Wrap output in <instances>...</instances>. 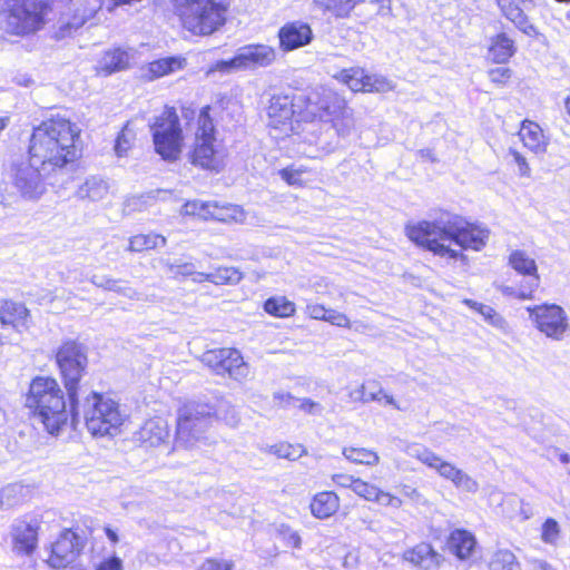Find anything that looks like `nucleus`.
<instances>
[{
    "mask_svg": "<svg viewBox=\"0 0 570 570\" xmlns=\"http://www.w3.org/2000/svg\"><path fill=\"white\" fill-rule=\"evenodd\" d=\"M80 137L79 126L61 114L50 115L32 127L26 161L11 165L12 184L23 198H39L46 193V178L77 166Z\"/></svg>",
    "mask_w": 570,
    "mask_h": 570,
    "instance_id": "obj_1",
    "label": "nucleus"
},
{
    "mask_svg": "<svg viewBox=\"0 0 570 570\" xmlns=\"http://www.w3.org/2000/svg\"><path fill=\"white\" fill-rule=\"evenodd\" d=\"M173 13L183 32L190 37H210L228 23L230 0H171Z\"/></svg>",
    "mask_w": 570,
    "mask_h": 570,
    "instance_id": "obj_2",
    "label": "nucleus"
},
{
    "mask_svg": "<svg viewBox=\"0 0 570 570\" xmlns=\"http://www.w3.org/2000/svg\"><path fill=\"white\" fill-rule=\"evenodd\" d=\"M26 406L52 435L60 433L70 416L62 390L58 382L49 376H37L31 381Z\"/></svg>",
    "mask_w": 570,
    "mask_h": 570,
    "instance_id": "obj_3",
    "label": "nucleus"
},
{
    "mask_svg": "<svg viewBox=\"0 0 570 570\" xmlns=\"http://www.w3.org/2000/svg\"><path fill=\"white\" fill-rule=\"evenodd\" d=\"M79 406L80 414L77 420H73L70 411L71 423L76 425L82 417L88 432L95 438H112L119 434L127 417L116 401L97 392H91L82 402L79 400Z\"/></svg>",
    "mask_w": 570,
    "mask_h": 570,
    "instance_id": "obj_4",
    "label": "nucleus"
},
{
    "mask_svg": "<svg viewBox=\"0 0 570 570\" xmlns=\"http://www.w3.org/2000/svg\"><path fill=\"white\" fill-rule=\"evenodd\" d=\"M56 361L68 394L73 420H77L80 414L79 383L88 366L87 350L82 344L68 340L57 350Z\"/></svg>",
    "mask_w": 570,
    "mask_h": 570,
    "instance_id": "obj_5",
    "label": "nucleus"
},
{
    "mask_svg": "<svg viewBox=\"0 0 570 570\" xmlns=\"http://www.w3.org/2000/svg\"><path fill=\"white\" fill-rule=\"evenodd\" d=\"M154 149L163 160L176 161L185 142L184 130L177 109L174 106H165L149 126Z\"/></svg>",
    "mask_w": 570,
    "mask_h": 570,
    "instance_id": "obj_6",
    "label": "nucleus"
},
{
    "mask_svg": "<svg viewBox=\"0 0 570 570\" xmlns=\"http://www.w3.org/2000/svg\"><path fill=\"white\" fill-rule=\"evenodd\" d=\"M214 421L209 403L189 402L178 411L176 428V446L194 448L206 440V432Z\"/></svg>",
    "mask_w": 570,
    "mask_h": 570,
    "instance_id": "obj_7",
    "label": "nucleus"
},
{
    "mask_svg": "<svg viewBox=\"0 0 570 570\" xmlns=\"http://www.w3.org/2000/svg\"><path fill=\"white\" fill-rule=\"evenodd\" d=\"M268 126L285 134L295 132L299 126L294 95H274L267 107Z\"/></svg>",
    "mask_w": 570,
    "mask_h": 570,
    "instance_id": "obj_8",
    "label": "nucleus"
},
{
    "mask_svg": "<svg viewBox=\"0 0 570 570\" xmlns=\"http://www.w3.org/2000/svg\"><path fill=\"white\" fill-rule=\"evenodd\" d=\"M537 328L553 340H561L568 328L566 312L558 305H539L528 308Z\"/></svg>",
    "mask_w": 570,
    "mask_h": 570,
    "instance_id": "obj_9",
    "label": "nucleus"
},
{
    "mask_svg": "<svg viewBox=\"0 0 570 570\" xmlns=\"http://www.w3.org/2000/svg\"><path fill=\"white\" fill-rule=\"evenodd\" d=\"M276 60V50L267 45H248L233 58L219 63L224 70L245 69L250 67H267Z\"/></svg>",
    "mask_w": 570,
    "mask_h": 570,
    "instance_id": "obj_10",
    "label": "nucleus"
},
{
    "mask_svg": "<svg viewBox=\"0 0 570 570\" xmlns=\"http://www.w3.org/2000/svg\"><path fill=\"white\" fill-rule=\"evenodd\" d=\"M446 240H452L463 249H479L485 245L488 232L479 225L461 217H454L446 224Z\"/></svg>",
    "mask_w": 570,
    "mask_h": 570,
    "instance_id": "obj_11",
    "label": "nucleus"
},
{
    "mask_svg": "<svg viewBox=\"0 0 570 570\" xmlns=\"http://www.w3.org/2000/svg\"><path fill=\"white\" fill-rule=\"evenodd\" d=\"M188 158L196 167L218 173L224 167L225 154L216 145V138H194Z\"/></svg>",
    "mask_w": 570,
    "mask_h": 570,
    "instance_id": "obj_12",
    "label": "nucleus"
},
{
    "mask_svg": "<svg viewBox=\"0 0 570 570\" xmlns=\"http://www.w3.org/2000/svg\"><path fill=\"white\" fill-rule=\"evenodd\" d=\"M406 236L424 249H449L443 245L446 240V226L436 222H417L405 227Z\"/></svg>",
    "mask_w": 570,
    "mask_h": 570,
    "instance_id": "obj_13",
    "label": "nucleus"
},
{
    "mask_svg": "<svg viewBox=\"0 0 570 570\" xmlns=\"http://www.w3.org/2000/svg\"><path fill=\"white\" fill-rule=\"evenodd\" d=\"M321 121L330 122L337 130L346 128L351 118L347 100L337 91L321 89Z\"/></svg>",
    "mask_w": 570,
    "mask_h": 570,
    "instance_id": "obj_14",
    "label": "nucleus"
},
{
    "mask_svg": "<svg viewBox=\"0 0 570 570\" xmlns=\"http://www.w3.org/2000/svg\"><path fill=\"white\" fill-rule=\"evenodd\" d=\"M40 520L26 517L16 520L11 525L12 551L18 556H30L37 548Z\"/></svg>",
    "mask_w": 570,
    "mask_h": 570,
    "instance_id": "obj_15",
    "label": "nucleus"
},
{
    "mask_svg": "<svg viewBox=\"0 0 570 570\" xmlns=\"http://www.w3.org/2000/svg\"><path fill=\"white\" fill-rule=\"evenodd\" d=\"M278 47L283 52H291L308 46L314 39L311 24L302 20L285 22L277 31Z\"/></svg>",
    "mask_w": 570,
    "mask_h": 570,
    "instance_id": "obj_16",
    "label": "nucleus"
},
{
    "mask_svg": "<svg viewBox=\"0 0 570 570\" xmlns=\"http://www.w3.org/2000/svg\"><path fill=\"white\" fill-rule=\"evenodd\" d=\"M83 547L82 541L71 530H65L52 544L49 563L53 568H66L79 556Z\"/></svg>",
    "mask_w": 570,
    "mask_h": 570,
    "instance_id": "obj_17",
    "label": "nucleus"
},
{
    "mask_svg": "<svg viewBox=\"0 0 570 570\" xmlns=\"http://www.w3.org/2000/svg\"><path fill=\"white\" fill-rule=\"evenodd\" d=\"M509 264L517 273L528 277L527 285L520 289L519 297L530 298L540 282L534 258L530 257L527 252H512Z\"/></svg>",
    "mask_w": 570,
    "mask_h": 570,
    "instance_id": "obj_18",
    "label": "nucleus"
},
{
    "mask_svg": "<svg viewBox=\"0 0 570 570\" xmlns=\"http://www.w3.org/2000/svg\"><path fill=\"white\" fill-rule=\"evenodd\" d=\"M130 49L122 47H112L105 50L96 67V73L102 77L110 76L115 72L126 70L131 63Z\"/></svg>",
    "mask_w": 570,
    "mask_h": 570,
    "instance_id": "obj_19",
    "label": "nucleus"
},
{
    "mask_svg": "<svg viewBox=\"0 0 570 570\" xmlns=\"http://www.w3.org/2000/svg\"><path fill=\"white\" fill-rule=\"evenodd\" d=\"M169 428L163 417L147 420L135 433V440L146 448H156L169 439Z\"/></svg>",
    "mask_w": 570,
    "mask_h": 570,
    "instance_id": "obj_20",
    "label": "nucleus"
},
{
    "mask_svg": "<svg viewBox=\"0 0 570 570\" xmlns=\"http://www.w3.org/2000/svg\"><path fill=\"white\" fill-rule=\"evenodd\" d=\"M501 14L512 22L515 28L531 38H539V29L530 21L521 7L514 0H495Z\"/></svg>",
    "mask_w": 570,
    "mask_h": 570,
    "instance_id": "obj_21",
    "label": "nucleus"
},
{
    "mask_svg": "<svg viewBox=\"0 0 570 570\" xmlns=\"http://www.w3.org/2000/svg\"><path fill=\"white\" fill-rule=\"evenodd\" d=\"M294 101L299 125L321 121V90L294 94Z\"/></svg>",
    "mask_w": 570,
    "mask_h": 570,
    "instance_id": "obj_22",
    "label": "nucleus"
},
{
    "mask_svg": "<svg viewBox=\"0 0 570 570\" xmlns=\"http://www.w3.org/2000/svg\"><path fill=\"white\" fill-rule=\"evenodd\" d=\"M518 136L523 147L533 154H544L549 146V137L541 126L530 119L521 121Z\"/></svg>",
    "mask_w": 570,
    "mask_h": 570,
    "instance_id": "obj_23",
    "label": "nucleus"
},
{
    "mask_svg": "<svg viewBox=\"0 0 570 570\" xmlns=\"http://www.w3.org/2000/svg\"><path fill=\"white\" fill-rule=\"evenodd\" d=\"M517 50L515 41L507 32L501 31L490 38L488 55L492 63H508Z\"/></svg>",
    "mask_w": 570,
    "mask_h": 570,
    "instance_id": "obj_24",
    "label": "nucleus"
},
{
    "mask_svg": "<svg viewBox=\"0 0 570 570\" xmlns=\"http://www.w3.org/2000/svg\"><path fill=\"white\" fill-rule=\"evenodd\" d=\"M202 216L223 223L242 222L245 218L244 209L238 205L204 203L200 205Z\"/></svg>",
    "mask_w": 570,
    "mask_h": 570,
    "instance_id": "obj_25",
    "label": "nucleus"
},
{
    "mask_svg": "<svg viewBox=\"0 0 570 570\" xmlns=\"http://www.w3.org/2000/svg\"><path fill=\"white\" fill-rule=\"evenodd\" d=\"M403 558L414 567L423 570L435 569L442 561V556L431 544L425 542H421L414 548L406 550Z\"/></svg>",
    "mask_w": 570,
    "mask_h": 570,
    "instance_id": "obj_26",
    "label": "nucleus"
},
{
    "mask_svg": "<svg viewBox=\"0 0 570 570\" xmlns=\"http://www.w3.org/2000/svg\"><path fill=\"white\" fill-rule=\"evenodd\" d=\"M222 107L217 104L203 106L196 116L194 138H216V121Z\"/></svg>",
    "mask_w": 570,
    "mask_h": 570,
    "instance_id": "obj_27",
    "label": "nucleus"
},
{
    "mask_svg": "<svg viewBox=\"0 0 570 570\" xmlns=\"http://www.w3.org/2000/svg\"><path fill=\"white\" fill-rule=\"evenodd\" d=\"M187 60L183 56H170L148 62L146 70L149 79H158L175 71L183 70Z\"/></svg>",
    "mask_w": 570,
    "mask_h": 570,
    "instance_id": "obj_28",
    "label": "nucleus"
},
{
    "mask_svg": "<svg viewBox=\"0 0 570 570\" xmlns=\"http://www.w3.org/2000/svg\"><path fill=\"white\" fill-rule=\"evenodd\" d=\"M475 544V538L466 530L456 529L450 533L448 539L449 550L460 560L469 559Z\"/></svg>",
    "mask_w": 570,
    "mask_h": 570,
    "instance_id": "obj_29",
    "label": "nucleus"
},
{
    "mask_svg": "<svg viewBox=\"0 0 570 570\" xmlns=\"http://www.w3.org/2000/svg\"><path fill=\"white\" fill-rule=\"evenodd\" d=\"M226 352L224 361H222V375L228 376L235 381H242L249 374V366L236 348H224Z\"/></svg>",
    "mask_w": 570,
    "mask_h": 570,
    "instance_id": "obj_30",
    "label": "nucleus"
},
{
    "mask_svg": "<svg viewBox=\"0 0 570 570\" xmlns=\"http://www.w3.org/2000/svg\"><path fill=\"white\" fill-rule=\"evenodd\" d=\"M29 311L24 305L12 301L0 302V321L2 324L12 325L14 328L24 327Z\"/></svg>",
    "mask_w": 570,
    "mask_h": 570,
    "instance_id": "obj_31",
    "label": "nucleus"
},
{
    "mask_svg": "<svg viewBox=\"0 0 570 570\" xmlns=\"http://www.w3.org/2000/svg\"><path fill=\"white\" fill-rule=\"evenodd\" d=\"M314 4L325 13H330L336 19H346L351 17L355 7L367 0H313Z\"/></svg>",
    "mask_w": 570,
    "mask_h": 570,
    "instance_id": "obj_32",
    "label": "nucleus"
},
{
    "mask_svg": "<svg viewBox=\"0 0 570 570\" xmlns=\"http://www.w3.org/2000/svg\"><path fill=\"white\" fill-rule=\"evenodd\" d=\"M340 508L338 497L332 491L317 493L312 503V514L318 519H326L333 515Z\"/></svg>",
    "mask_w": 570,
    "mask_h": 570,
    "instance_id": "obj_33",
    "label": "nucleus"
},
{
    "mask_svg": "<svg viewBox=\"0 0 570 570\" xmlns=\"http://www.w3.org/2000/svg\"><path fill=\"white\" fill-rule=\"evenodd\" d=\"M214 412V420H222L229 426H237L240 416L235 406L224 397L216 399L214 404H210Z\"/></svg>",
    "mask_w": 570,
    "mask_h": 570,
    "instance_id": "obj_34",
    "label": "nucleus"
},
{
    "mask_svg": "<svg viewBox=\"0 0 570 570\" xmlns=\"http://www.w3.org/2000/svg\"><path fill=\"white\" fill-rule=\"evenodd\" d=\"M360 92H386L392 89L391 81L379 75H372L361 68Z\"/></svg>",
    "mask_w": 570,
    "mask_h": 570,
    "instance_id": "obj_35",
    "label": "nucleus"
},
{
    "mask_svg": "<svg viewBox=\"0 0 570 570\" xmlns=\"http://www.w3.org/2000/svg\"><path fill=\"white\" fill-rule=\"evenodd\" d=\"M344 458L352 463L373 466L380 462V456L376 452L365 448H344L342 451Z\"/></svg>",
    "mask_w": 570,
    "mask_h": 570,
    "instance_id": "obj_36",
    "label": "nucleus"
},
{
    "mask_svg": "<svg viewBox=\"0 0 570 570\" xmlns=\"http://www.w3.org/2000/svg\"><path fill=\"white\" fill-rule=\"evenodd\" d=\"M137 142V130L127 121L115 141V151L119 157L125 156Z\"/></svg>",
    "mask_w": 570,
    "mask_h": 570,
    "instance_id": "obj_37",
    "label": "nucleus"
},
{
    "mask_svg": "<svg viewBox=\"0 0 570 570\" xmlns=\"http://www.w3.org/2000/svg\"><path fill=\"white\" fill-rule=\"evenodd\" d=\"M264 309L276 317H288L295 313V304L284 296H275L265 301Z\"/></svg>",
    "mask_w": 570,
    "mask_h": 570,
    "instance_id": "obj_38",
    "label": "nucleus"
},
{
    "mask_svg": "<svg viewBox=\"0 0 570 570\" xmlns=\"http://www.w3.org/2000/svg\"><path fill=\"white\" fill-rule=\"evenodd\" d=\"M166 245V238L157 233L138 234L131 237L128 249H158Z\"/></svg>",
    "mask_w": 570,
    "mask_h": 570,
    "instance_id": "obj_39",
    "label": "nucleus"
},
{
    "mask_svg": "<svg viewBox=\"0 0 570 570\" xmlns=\"http://www.w3.org/2000/svg\"><path fill=\"white\" fill-rule=\"evenodd\" d=\"M490 570H520V564L515 556L508 549H500L495 551L490 561Z\"/></svg>",
    "mask_w": 570,
    "mask_h": 570,
    "instance_id": "obj_40",
    "label": "nucleus"
},
{
    "mask_svg": "<svg viewBox=\"0 0 570 570\" xmlns=\"http://www.w3.org/2000/svg\"><path fill=\"white\" fill-rule=\"evenodd\" d=\"M240 278V273L234 268H218L215 273H198L196 279H198V282L206 279L215 284H233L239 282Z\"/></svg>",
    "mask_w": 570,
    "mask_h": 570,
    "instance_id": "obj_41",
    "label": "nucleus"
},
{
    "mask_svg": "<svg viewBox=\"0 0 570 570\" xmlns=\"http://www.w3.org/2000/svg\"><path fill=\"white\" fill-rule=\"evenodd\" d=\"M26 488L21 484H9L0 492V505L10 508L18 504L23 499Z\"/></svg>",
    "mask_w": 570,
    "mask_h": 570,
    "instance_id": "obj_42",
    "label": "nucleus"
},
{
    "mask_svg": "<svg viewBox=\"0 0 570 570\" xmlns=\"http://www.w3.org/2000/svg\"><path fill=\"white\" fill-rule=\"evenodd\" d=\"M308 168H295L293 165L278 170L279 177L288 185L296 188H304L306 181L303 179V174L307 173Z\"/></svg>",
    "mask_w": 570,
    "mask_h": 570,
    "instance_id": "obj_43",
    "label": "nucleus"
},
{
    "mask_svg": "<svg viewBox=\"0 0 570 570\" xmlns=\"http://www.w3.org/2000/svg\"><path fill=\"white\" fill-rule=\"evenodd\" d=\"M360 67H350L341 69L336 75L335 79L341 83L348 87L353 92H360Z\"/></svg>",
    "mask_w": 570,
    "mask_h": 570,
    "instance_id": "obj_44",
    "label": "nucleus"
},
{
    "mask_svg": "<svg viewBox=\"0 0 570 570\" xmlns=\"http://www.w3.org/2000/svg\"><path fill=\"white\" fill-rule=\"evenodd\" d=\"M449 481H451L456 489L469 493H475L479 490V483L459 468L455 470Z\"/></svg>",
    "mask_w": 570,
    "mask_h": 570,
    "instance_id": "obj_45",
    "label": "nucleus"
},
{
    "mask_svg": "<svg viewBox=\"0 0 570 570\" xmlns=\"http://www.w3.org/2000/svg\"><path fill=\"white\" fill-rule=\"evenodd\" d=\"M513 70L509 67H495L488 70V77L492 85L499 88L507 87L513 79Z\"/></svg>",
    "mask_w": 570,
    "mask_h": 570,
    "instance_id": "obj_46",
    "label": "nucleus"
},
{
    "mask_svg": "<svg viewBox=\"0 0 570 570\" xmlns=\"http://www.w3.org/2000/svg\"><path fill=\"white\" fill-rule=\"evenodd\" d=\"M406 453L411 458L419 460L421 463L425 464L429 468L433 465V462L438 456V454L434 453L432 450L421 444L409 445L406 449Z\"/></svg>",
    "mask_w": 570,
    "mask_h": 570,
    "instance_id": "obj_47",
    "label": "nucleus"
},
{
    "mask_svg": "<svg viewBox=\"0 0 570 570\" xmlns=\"http://www.w3.org/2000/svg\"><path fill=\"white\" fill-rule=\"evenodd\" d=\"M225 354L224 348L210 350L203 354L202 362L216 374L222 375V361H224Z\"/></svg>",
    "mask_w": 570,
    "mask_h": 570,
    "instance_id": "obj_48",
    "label": "nucleus"
},
{
    "mask_svg": "<svg viewBox=\"0 0 570 570\" xmlns=\"http://www.w3.org/2000/svg\"><path fill=\"white\" fill-rule=\"evenodd\" d=\"M277 537L292 548H301L302 539L299 534L286 524H279L276 529Z\"/></svg>",
    "mask_w": 570,
    "mask_h": 570,
    "instance_id": "obj_49",
    "label": "nucleus"
},
{
    "mask_svg": "<svg viewBox=\"0 0 570 570\" xmlns=\"http://www.w3.org/2000/svg\"><path fill=\"white\" fill-rule=\"evenodd\" d=\"M479 314L489 325L502 331L507 330V321L493 307L485 305V307H483V309L479 312Z\"/></svg>",
    "mask_w": 570,
    "mask_h": 570,
    "instance_id": "obj_50",
    "label": "nucleus"
},
{
    "mask_svg": "<svg viewBox=\"0 0 570 570\" xmlns=\"http://www.w3.org/2000/svg\"><path fill=\"white\" fill-rule=\"evenodd\" d=\"M92 283L99 287L120 293L125 296L132 297L134 291L115 279H98L97 276L92 278Z\"/></svg>",
    "mask_w": 570,
    "mask_h": 570,
    "instance_id": "obj_51",
    "label": "nucleus"
},
{
    "mask_svg": "<svg viewBox=\"0 0 570 570\" xmlns=\"http://www.w3.org/2000/svg\"><path fill=\"white\" fill-rule=\"evenodd\" d=\"M559 524L554 519H547L542 524L541 539L543 542L554 544L559 539Z\"/></svg>",
    "mask_w": 570,
    "mask_h": 570,
    "instance_id": "obj_52",
    "label": "nucleus"
},
{
    "mask_svg": "<svg viewBox=\"0 0 570 570\" xmlns=\"http://www.w3.org/2000/svg\"><path fill=\"white\" fill-rule=\"evenodd\" d=\"M371 385H376V381H368L356 389H353L348 393V397L353 402H362V403H368L372 402L376 396L375 394H366V389Z\"/></svg>",
    "mask_w": 570,
    "mask_h": 570,
    "instance_id": "obj_53",
    "label": "nucleus"
},
{
    "mask_svg": "<svg viewBox=\"0 0 570 570\" xmlns=\"http://www.w3.org/2000/svg\"><path fill=\"white\" fill-rule=\"evenodd\" d=\"M275 451L274 453L284 459L288 460H296L302 456V454L305 452L302 445H292V444H279L274 446Z\"/></svg>",
    "mask_w": 570,
    "mask_h": 570,
    "instance_id": "obj_54",
    "label": "nucleus"
},
{
    "mask_svg": "<svg viewBox=\"0 0 570 570\" xmlns=\"http://www.w3.org/2000/svg\"><path fill=\"white\" fill-rule=\"evenodd\" d=\"M430 469H433L441 478L450 480L458 468L438 455Z\"/></svg>",
    "mask_w": 570,
    "mask_h": 570,
    "instance_id": "obj_55",
    "label": "nucleus"
},
{
    "mask_svg": "<svg viewBox=\"0 0 570 570\" xmlns=\"http://www.w3.org/2000/svg\"><path fill=\"white\" fill-rule=\"evenodd\" d=\"M353 492L364 498L365 500L373 501V498L377 497L379 494V488L361 479H357L353 488Z\"/></svg>",
    "mask_w": 570,
    "mask_h": 570,
    "instance_id": "obj_56",
    "label": "nucleus"
},
{
    "mask_svg": "<svg viewBox=\"0 0 570 570\" xmlns=\"http://www.w3.org/2000/svg\"><path fill=\"white\" fill-rule=\"evenodd\" d=\"M106 191V187L97 181L87 180L81 187L80 193L83 197H88L91 200L101 198L102 193Z\"/></svg>",
    "mask_w": 570,
    "mask_h": 570,
    "instance_id": "obj_57",
    "label": "nucleus"
},
{
    "mask_svg": "<svg viewBox=\"0 0 570 570\" xmlns=\"http://www.w3.org/2000/svg\"><path fill=\"white\" fill-rule=\"evenodd\" d=\"M510 154L518 167L519 175L522 177H530L531 168L527 161V158L518 150H511Z\"/></svg>",
    "mask_w": 570,
    "mask_h": 570,
    "instance_id": "obj_58",
    "label": "nucleus"
},
{
    "mask_svg": "<svg viewBox=\"0 0 570 570\" xmlns=\"http://www.w3.org/2000/svg\"><path fill=\"white\" fill-rule=\"evenodd\" d=\"M325 321L340 327H350V320L347 316L335 309H327Z\"/></svg>",
    "mask_w": 570,
    "mask_h": 570,
    "instance_id": "obj_59",
    "label": "nucleus"
},
{
    "mask_svg": "<svg viewBox=\"0 0 570 570\" xmlns=\"http://www.w3.org/2000/svg\"><path fill=\"white\" fill-rule=\"evenodd\" d=\"M233 567L230 561L208 559L202 564L200 570H233Z\"/></svg>",
    "mask_w": 570,
    "mask_h": 570,
    "instance_id": "obj_60",
    "label": "nucleus"
},
{
    "mask_svg": "<svg viewBox=\"0 0 570 570\" xmlns=\"http://www.w3.org/2000/svg\"><path fill=\"white\" fill-rule=\"evenodd\" d=\"M296 401L299 402L298 407L308 414L321 415L323 412V406L320 403L312 401L311 399Z\"/></svg>",
    "mask_w": 570,
    "mask_h": 570,
    "instance_id": "obj_61",
    "label": "nucleus"
},
{
    "mask_svg": "<svg viewBox=\"0 0 570 570\" xmlns=\"http://www.w3.org/2000/svg\"><path fill=\"white\" fill-rule=\"evenodd\" d=\"M169 269L170 272L173 273L174 276H178V275H183V276H189V275H195V281H197V274L198 273H195V266L190 263H181V264H176V265H170L169 266Z\"/></svg>",
    "mask_w": 570,
    "mask_h": 570,
    "instance_id": "obj_62",
    "label": "nucleus"
},
{
    "mask_svg": "<svg viewBox=\"0 0 570 570\" xmlns=\"http://www.w3.org/2000/svg\"><path fill=\"white\" fill-rule=\"evenodd\" d=\"M373 501L379 502L382 505H390L394 508H399L401 505V500L390 493L383 492L379 489L377 497L373 498Z\"/></svg>",
    "mask_w": 570,
    "mask_h": 570,
    "instance_id": "obj_63",
    "label": "nucleus"
},
{
    "mask_svg": "<svg viewBox=\"0 0 570 570\" xmlns=\"http://www.w3.org/2000/svg\"><path fill=\"white\" fill-rule=\"evenodd\" d=\"M96 570H122V561L120 558L112 556L106 560L100 561L96 566Z\"/></svg>",
    "mask_w": 570,
    "mask_h": 570,
    "instance_id": "obj_64",
    "label": "nucleus"
}]
</instances>
